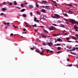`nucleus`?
Wrapping results in <instances>:
<instances>
[{
    "instance_id": "nucleus-20",
    "label": "nucleus",
    "mask_w": 78,
    "mask_h": 78,
    "mask_svg": "<svg viewBox=\"0 0 78 78\" xmlns=\"http://www.w3.org/2000/svg\"><path fill=\"white\" fill-rule=\"evenodd\" d=\"M36 7L37 8H38L39 7V5L37 4V2H36Z\"/></svg>"
},
{
    "instance_id": "nucleus-42",
    "label": "nucleus",
    "mask_w": 78,
    "mask_h": 78,
    "mask_svg": "<svg viewBox=\"0 0 78 78\" xmlns=\"http://www.w3.org/2000/svg\"><path fill=\"white\" fill-rule=\"evenodd\" d=\"M57 22L58 23H61V22H61V21H57Z\"/></svg>"
},
{
    "instance_id": "nucleus-51",
    "label": "nucleus",
    "mask_w": 78,
    "mask_h": 78,
    "mask_svg": "<svg viewBox=\"0 0 78 78\" xmlns=\"http://www.w3.org/2000/svg\"><path fill=\"white\" fill-rule=\"evenodd\" d=\"M75 4V5H76V6H77V7H78V4Z\"/></svg>"
},
{
    "instance_id": "nucleus-10",
    "label": "nucleus",
    "mask_w": 78,
    "mask_h": 78,
    "mask_svg": "<svg viewBox=\"0 0 78 78\" xmlns=\"http://www.w3.org/2000/svg\"><path fill=\"white\" fill-rule=\"evenodd\" d=\"M45 7H46V9H47L49 10V9H50L49 6H48L46 5V6H45Z\"/></svg>"
},
{
    "instance_id": "nucleus-30",
    "label": "nucleus",
    "mask_w": 78,
    "mask_h": 78,
    "mask_svg": "<svg viewBox=\"0 0 78 78\" xmlns=\"http://www.w3.org/2000/svg\"><path fill=\"white\" fill-rule=\"evenodd\" d=\"M37 20V18H36V17H34V21L35 22H36V21Z\"/></svg>"
},
{
    "instance_id": "nucleus-14",
    "label": "nucleus",
    "mask_w": 78,
    "mask_h": 78,
    "mask_svg": "<svg viewBox=\"0 0 78 78\" xmlns=\"http://www.w3.org/2000/svg\"><path fill=\"white\" fill-rule=\"evenodd\" d=\"M72 38L73 39H74V40H76L77 39L76 37L74 36H73Z\"/></svg>"
},
{
    "instance_id": "nucleus-4",
    "label": "nucleus",
    "mask_w": 78,
    "mask_h": 78,
    "mask_svg": "<svg viewBox=\"0 0 78 78\" xmlns=\"http://www.w3.org/2000/svg\"><path fill=\"white\" fill-rule=\"evenodd\" d=\"M59 27L63 28H65L66 27H65V25L62 24H60Z\"/></svg>"
},
{
    "instance_id": "nucleus-60",
    "label": "nucleus",
    "mask_w": 78,
    "mask_h": 78,
    "mask_svg": "<svg viewBox=\"0 0 78 78\" xmlns=\"http://www.w3.org/2000/svg\"><path fill=\"white\" fill-rule=\"evenodd\" d=\"M34 48L36 49V47H34V48H31V49H34Z\"/></svg>"
},
{
    "instance_id": "nucleus-5",
    "label": "nucleus",
    "mask_w": 78,
    "mask_h": 78,
    "mask_svg": "<svg viewBox=\"0 0 78 78\" xmlns=\"http://www.w3.org/2000/svg\"><path fill=\"white\" fill-rule=\"evenodd\" d=\"M57 40L58 42H62V40L60 38L57 39Z\"/></svg>"
},
{
    "instance_id": "nucleus-19",
    "label": "nucleus",
    "mask_w": 78,
    "mask_h": 78,
    "mask_svg": "<svg viewBox=\"0 0 78 78\" xmlns=\"http://www.w3.org/2000/svg\"><path fill=\"white\" fill-rule=\"evenodd\" d=\"M66 5L67 6H72V4L71 3L70 4H66Z\"/></svg>"
},
{
    "instance_id": "nucleus-1",
    "label": "nucleus",
    "mask_w": 78,
    "mask_h": 78,
    "mask_svg": "<svg viewBox=\"0 0 78 78\" xmlns=\"http://www.w3.org/2000/svg\"><path fill=\"white\" fill-rule=\"evenodd\" d=\"M54 15L55 16L53 15H51V17L54 19H60L61 18L60 16L58 14H54Z\"/></svg>"
},
{
    "instance_id": "nucleus-33",
    "label": "nucleus",
    "mask_w": 78,
    "mask_h": 78,
    "mask_svg": "<svg viewBox=\"0 0 78 78\" xmlns=\"http://www.w3.org/2000/svg\"><path fill=\"white\" fill-rule=\"evenodd\" d=\"M43 45H47V44H46L44 42L43 43Z\"/></svg>"
},
{
    "instance_id": "nucleus-35",
    "label": "nucleus",
    "mask_w": 78,
    "mask_h": 78,
    "mask_svg": "<svg viewBox=\"0 0 78 78\" xmlns=\"http://www.w3.org/2000/svg\"><path fill=\"white\" fill-rule=\"evenodd\" d=\"M62 51H59L57 52V53H58V54H59V53H62Z\"/></svg>"
},
{
    "instance_id": "nucleus-62",
    "label": "nucleus",
    "mask_w": 78,
    "mask_h": 78,
    "mask_svg": "<svg viewBox=\"0 0 78 78\" xmlns=\"http://www.w3.org/2000/svg\"><path fill=\"white\" fill-rule=\"evenodd\" d=\"M25 30H26V29H24L23 31H25Z\"/></svg>"
},
{
    "instance_id": "nucleus-64",
    "label": "nucleus",
    "mask_w": 78,
    "mask_h": 78,
    "mask_svg": "<svg viewBox=\"0 0 78 78\" xmlns=\"http://www.w3.org/2000/svg\"><path fill=\"white\" fill-rule=\"evenodd\" d=\"M4 24L5 25H6V23H4Z\"/></svg>"
},
{
    "instance_id": "nucleus-34",
    "label": "nucleus",
    "mask_w": 78,
    "mask_h": 78,
    "mask_svg": "<svg viewBox=\"0 0 78 78\" xmlns=\"http://www.w3.org/2000/svg\"><path fill=\"white\" fill-rule=\"evenodd\" d=\"M12 26H13V27H14V28H17V27L15 26L14 25H12Z\"/></svg>"
},
{
    "instance_id": "nucleus-43",
    "label": "nucleus",
    "mask_w": 78,
    "mask_h": 78,
    "mask_svg": "<svg viewBox=\"0 0 78 78\" xmlns=\"http://www.w3.org/2000/svg\"><path fill=\"white\" fill-rule=\"evenodd\" d=\"M0 15H1V16H3V15H5V14L3 13H2L0 14Z\"/></svg>"
},
{
    "instance_id": "nucleus-6",
    "label": "nucleus",
    "mask_w": 78,
    "mask_h": 78,
    "mask_svg": "<svg viewBox=\"0 0 78 78\" xmlns=\"http://www.w3.org/2000/svg\"><path fill=\"white\" fill-rule=\"evenodd\" d=\"M29 8H30V9L33 8H34V6H33V5H29Z\"/></svg>"
},
{
    "instance_id": "nucleus-15",
    "label": "nucleus",
    "mask_w": 78,
    "mask_h": 78,
    "mask_svg": "<svg viewBox=\"0 0 78 78\" xmlns=\"http://www.w3.org/2000/svg\"><path fill=\"white\" fill-rule=\"evenodd\" d=\"M41 11L42 12H44V13H45L46 11L44 9H42L41 10Z\"/></svg>"
},
{
    "instance_id": "nucleus-59",
    "label": "nucleus",
    "mask_w": 78,
    "mask_h": 78,
    "mask_svg": "<svg viewBox=\"0 0 78 78\" xmlns=\"http://www.w3.org/2000/svg\"><path fill=\"white\" fill-rule=\"evenodd\" d=\"M10 36H13V34L12 33L10 34Z\"/></svg>"
},
{
    "instance_id": "nucleus-17",
    "label": "nucleus",
    "mask_w": 78,
    "mask_h": 78,
    "mask_svg": "<svg viewBox=\"0 0 78 78\" xmlns=\"http://www.w3.org/2000/svg\"><path fill=\"white\" fill-rule=\"evenodd\" d=\"M2 10L3 11H6V8H2Z\"/></svg>"
},
{
    "instance_id": "nucleus-3",
    "label": "nucleus",
    "mask_w": 78,
    "mask_h": 78,
    "mask_svg": "<svg viewBox=\"0 0 78 78\" xmlns=\"http://www.w3.org/2000/svg\"><path fill=\"white\" fill-rule=\"evenodd\" d=\"M47 44L49 47H51L53 45V43L52 42L48 43Z\"/></svg>"
},
{
    "instance_id": "nucleus-50",
    "label": "nucleus",
    "mask_w": 78,
    "mask_h": 78,
    "mask_svg": "<svg viewBox=\"0 0 78 78\" xmlns=\"http://www.w3.org/2000/svg\"><path fill=\"white\" fill-rule=\"evenodd\" d=\"M67 61H68V62H70V60H69V58H67Z\"/></svg>"
},
{
    "instance_id": "nucleus-29",
    "label": "nucleus",
    "mask_w": 78,
    "mask_h": 78,
    "mask_svg": "<svg viewBox=\"0 0 78 78\" xmlns=\"http://www.w3.org/2000/svg\"><path fill=\"white\" fill-rule=\"evenodd\" d=\"M42 36L43 37H44V38H47V37L45 35H42Z\"/></svg>"
},
{
    "instance_id": "nucleus-8",
    "label": "nucleus",
    "mask_w": 78,
    "mask_h": 78,
    "mask_svg": "<svg viewBox=\"0 0 78 78\" xmlns=\"http://www.w3.org/2000/svg\"><path fill=\"white\" fill-rule=\"evenodd\" d=\"M74 28L75 29V30H78V27H76V25H75L74 26Z\"/></svg>"
},
{
    "instance_id": "nucleus-9",
    "label": "nucleus",
    "mask_w": 78,
    "mask_h": 78,
    "mask_svg": "<svg viewBox=\"0 0 78 78\" xmlns=\"http://www.w3.org/2000/svg\"><path fill=\"white\" fill-rule=\"evenodd\" d=\"M44 53V51L42 50V52H40V54L41 55H43V53Z\"/></svg>"
},
{
    "instance_id": "nucleus-49",
    "label": "nucleus",
    "mask_w": 78,
    "mask_h": 78,
    "mask_svg": "<svg viewBox=\"0 0 78 78\" xmlns=\"http://www.w3.org/2000/svg\"><path fill=\"white\" fill-rule=\"evenodd\" d=\"M40 27H41V28H44V26H40Z\"/></svg>"
},
{
    "instance_id": "nucleus-2",
    "label": "nucleus",
    "mask_w": 78,
    "mask_h": 78,
    "mask_svg": "<svg viewBox=\"0 0 78 78\" xmlns=\"http://www.w3.org/2000/svg\"><path fill=\"white\" fill-rule=\"evenodd\" d=\"M49 30H50V31L54 30H55V27H53V26H51L49 28Z\"/></svg>"
},
{
    "instance_id": "nucleus-22",
    "label": "nucleus",
    "mask_w": 78,
    "mask_h": 78,
    "mask_svg": "<svg viewBox=\"0 0 78 78\" xmlns=\"http://www.w3.org/2000/svg\"><path fill=\"white\" fill-rule=\"evenodd\" d=\"M63 15L64 16H66V17H68V15H67V14H65L64 13H63Z\"/></svg>"
},
{
    "instance_id": "nucleus-23",
    "label": "nucleus",
    "mask_w": 78,
    "mask_h": 78,
    "mask_svg": "<svg viewBox=\"0 0 78 78\" xmlns=\"http://www.w3.org/2000/svg\"><path fill=\"white\" fill-rule=\"evenodd\" d=\"M14 3L15 5H17V2H16V1H14Z\"/></svg>"
},
{
    "instance_id": "nucleus-28",
    "label": "nucleus",
    "mask_w": 78,
    "mask_h": 78,
    "mask_svg": "<svg viewBox=\"0 0 78 78\" xmlns=\"http://www.w3.org/2000/svg\"><path fill=\"white\" fill-rule=\"evenodd\" d=\"M66 39L67 41H69V39H70V38L69 37H67L66 38Z\"/></svg>"
},
{
    "instance_id": "nucleus-47",
    "label": "nucleus",
    "mask_w": 78,
    "mask_h": 78,
    "mask_svg": "<svg viewBox=\"0 0 78 78\" xmlns=\"http://www.w3.org/2000/svg\"><path fill=\"white\" fill-rule=\"evenodd\" d=\"M61 49V48L60 47H58L57 48V49Z\"/></svg>"
},
{
    "instance_id": "nucleus-26",
    "label": "nucleus",
    "mask_w": 78,
    "mask_h": 78,
    "mask_svg": "<svg viewBox=\"0 0 78 78\" xmlns=\"http://www.w3.org/2000/svg\"><path fill=\"white\" fill-rule=\"evenodd\" d=\"M44 31L46 33H48V31H47V30H45V29H44Z\"/></svg>"
},
{
    "instance_id": "nucleus-45",
    "label": "nucleus",
    "mask_w": 78,
    "mask_h": 78,
    "mask_svg": "<svg viewBox=\"0 0 78 78\" xmlns=\"http://www.w3.org/2000/svg\"><path fill=\"white\" fill-rule=\"evenodd\" d=\"M75 36H76V37H78V34H76L75 35Z\"/></svg>"
},
{
    "instance_id": "nucleus-13",
    "label": "nucleus",
    "mask_w": 78,
    "mask_h": 78,
    "mask_svg": "<svg viewBox=\"0 0 78 78\" xmlns=\"http://www.w3.org/2000/svg\"><path fill=\"white\" fill-rule=\"evenodd\" d=\"M36 12L37 14H38V15H41V12H40L38 11H37Z\"/></svg>"
},
{
    "instance_id": "nucleus-38",
    "label": "nucleus",
    "mask_w": 78,
    "mask_h": 78,
    "mask_svg": "<svg viewBox=\"0 0 78 78\" xmlns=\"http://www.w3.org/2000/svg\"><path fill=\"white\" fill-rule=\"evenodd\" d=\"M69 67H72V64H70L68 65Z\"/></svg>"
},
{
    "instance_id": "nucleus-11",
    "label": "nucleus",
    "mask_w": 78,
    "mask_h": 78,
    "mask_svg": "<svg viewBox=\"0 0 78 78\" xmlns=\"http://www.w3.org/2000/svg\"><path fill=\"white\" fill-rule=\"evenodd\" d=\"M75 49H73L71 50H69V49H67V51H75Z\"/></svg>"
},
{
    "instance_id": "nucleus-46",
    "label": "nucleus",
    "mask_w": 78,
    "mask_h": 78,
    "mask_svg": "<svg viewBox=\"0 0 78 78\" xmlns=\"http://www.w3.org/2000/svg\"><path fill=\"white\" fill-rule=\"evenodd\" d=\"M64 34V35H65V36H67V35H68L67 33H66L65 34Z\"/></svg>"
},
{
    "instance_id": "nucleus-55",
    "label": "nucleus",
    "mask_w": 78,
    "mask_h": 78,
    "mask_svg": "<svg viewBox=\"0 0 78 78\" xmlns=\"http://www.w3.org/2000/svg\"><path fill=\"white\" fill-rule=\"evenodd\" d=\"M25 24H26V25H27V24H28L26 22H25Z\"/></svg>"
},
{
    "instance_id": "nucleus-7",
    "label": "nucleus",
    "mask_w": 78,
    "mask_h": 78,
    "mask_svg": "<svg viewBox=\"0 0 78 78\" xmlns=\"http://www.w3.org/2000/svg\"><path fill=\"white\" fill-rule=\"evenodd\" d=\"M67 48H69V49H71V48H72L71 46H70V45L67 46Z\"/></svg>"
},
{
    "instance_id": "nucleus-40",
    "label": "nucleus",
    "mask_w": 78,
    "mask_h": 78,
    "mask_svg": "<svg viewBox=\"0 0 78 78\" xmlns=\"http://www.w3.org/2000/svg\"><path fill=\"white\" fill-rule=\"evenodd\" d=\"M33 27H36L37 26H36V24H35L34 25H33Z\"/></svg>"
},
{
    "instance_id": "nucleus-41",
    "label": "nucleus",
    "mask_w": 78,
    "mask_h": 78,
    "mask_svg": "<svg viewBox=\"0 0 78 78\" xmlns=\"http://www.w3.org/2000/svg\"><path fill=\"white\" fill-rule=\"evenodd\" d=\"M21 5L22 8H23L24 7V6H23V4H21Z\"/></svg>"
},
{
    "instance_id": "nucleus-48",
    "label": "nucleus",
    "mask_w": 78,
    "mask_h": 78,
    "mask_svg": "<svg viewBox=\"0 0 78 78\" xmlns=\"http://www.w3.org/2000/svg\"><path fill=\"white\" fill-rule=\"evenodd\" d=\"M74 49H78V47L74 48Z\"/></svg>"
},
{
    "instance_id": "nucleus-25",
    "label": "nucleus",
    "mask_w": 78,
    "mask_h": 78,
    "mask_svg": "<svg viewBox=\"0 0 78 78\" xmlns=\"http://www.w3.org/2000/svg\"><path fill=\"white\" fill-rule=\"evenodd\" d=\"M59 34L56 35V34H53V36L55 37V36H59Z\"/></svg>"
},
{
    "instance_id": "nucleus-27",
    "label": "nucleus",
    "mask_w": 78,
    "mask_h": 78,
    "mask_svg": "<svg viewBox=\"0 0 78 78\" xmlns=\"http://www.w3.org/2000/svg\"><path fill=\"white\" fill-rule=\"evenodd\" d=\"M25 9H23L21 10V12H23V11H25Z\"/></svg>"
},
{
    "instance_id": "nucleus-32",
    "label": "nucleus",
    "mask_w": 78,
    "mask_h": 78,
    "mask_svg": "<svg viewBox=\"0 0 78 78\" xmlns=\"http://www.w3.org/2000/svg\"><path fill=\"white\" fill-rule=\"evenodd\" d=\"M68 12H70V14H73V13H72V12L71 11V10L69 11Z\"/></svg>"
},
{
    "instance_id": "nucleus-24",
    "label": "nucleus",
    "mask_w": 78,
    "mask_h": 78,
    "mask_svg": "<svg viewBox=\"0 0 78 78\" xmlns=\"http://www.w3.org/2000/svg\"><path fill=\"white\" fill-rule=\"evenodd\" d=\"M36 52H37V53H39L40 51H39V49H36Z\"/></svg>"
},
{
    "instance_id": "nucleus-56",
    "label": "nucleus",
    "mask_w": 78,
    "mask_h": 78,
    "mask_svg": "<svg viewBox=\"0 0 78 78\" xmlns=\"http://www.w3.org/2000/svg\"><path fill=\"white\" fill-rule=\"evenodd\" d=\"M53 51H51L49 52V53H53Z\"/></svg>"
},
{
    "instance_id": "nucleus-18",
    "label": "nucleus",
    "mask_w": 78,
    "mask_h": 78,
    "mask_svg": "<svg viewBox=\"0 0 78 78\" xmlns=\"http://www.w3.org/2000/svg\"><path fill=\"white\" fill-rule=\"evenodd\" d=\"M9 24H10V23H6V25L7 26H8L9 27V26H10V25Z\"/></svg>"
},
{
    "instance_id": "nucleus-53",
    "label": "nucleus",
    "mask_w": 78,
    "mask_h": 78,
    "mask_svg": "<svg viewBox=\"0 0 78 78\" xmlns=\"http://www.w3.org/2000/svg\"><path fill=\"white\" fill-rule=\"evenodd\" d=\"M4 17H6V15L4 14Z\"/></svg>"
},
{
    "instance_id": "nucleus-39",
    "label": "nucleus",
    "mask_w": 78,
    "mask_h": 78,
    "mask_svg": "<svg viewBox=\"0 0 78 78\" xmlns=\"http://www.w3.org/2000/svg\"><path fill=\"white\" fill-rule=\"evenodd\" d=\"M52 25H54V26H55V27H56L57 26V25L55 24H52Z\"/></svg>"
},
{
    "instance_id": "nucleus-12",
    "label": "nucleus",
    "mask_w": 78,
    "mask_h": 78,
    "mask_svg": "<svg viewBox=\"0 0 78 78\" xmlns=\"http://www.w3.org/2000/svg\"><path fill=\"white\" fill-rule=\"evenodd\" d=\"M22 16L23 17H27V15L26 14H23Z\"/></svg>"
},
{
    "instance_id": "nucleus-52",
    "label": "nucleus",
    "mask_w": 78,
    "mask_h": 78,
    "mask_svg": "<svg viewBox=\"0 0 78 78\" xmlns=\"http://www.w3.org/2000/svg\"><path fill=\"white\" fill-rule=\"evenodd\" d=\"M48 51H50V50H49V49L47 51V52L48 53Z\"/></svg>"
},
{
    "instance_id": "nucleus-16",
    "label": "nucleus",
    "mask_w": 78,
    "mask_h": 78,
    "mask_svg": "<svg viewBox=\"0 0 78 78\" xmlns=\"http://www.w3.org/2000/svg\"><path fill=\"white\" fill-rule=\"evenodd\" d=\"M42 2L43 3H44V4H45V3H47V2L45 1H42Z\"/></svg>"
},
{
    "instance_id": "nucleus-37",
    "label": "nucleus",
    "mask_w": 78,
    "mask_h": 78,
    "mask_svg": "<svg viewBox=\"0 0 78 78\" xmlns=\"http://www.w3.org/2000/svg\"><path fill=\"white\" fill-rule=\"evenodd\" d=\"M9 5H12V2H10L9 4Z\"/></svg>"
},
{
    "instance_id": "nucleus-44",
    "label": "nucleus",
    "mask_w": 78,
    "mask_h": 78,
    "mask_svg": "<svg viewBox=\"0 0 78 78\" xmlns=\"http://www.w3.org/2000/svg\"><path fill=\"white\" fill-rule=\"evenodd\" d=\"M3 4L4 5H5V4H6V2H4L3 3Z\"/></svg>"
},
{
    "instance_id": "nucleus-21",
    "label": "nucleus",
    "mask_w": 78,
    "mask_h": 78,
    "mask_svg": "<svg viewBox=\"0 0 78 78\" xmlns=\"http://www.w3.org/2000/svg\"><path fill=\"white\" fill-rule=\"evenodd\" d=\"M50 42H53V39H52V38H51L50 39V40H49Z\"/></svg>"
},
{
    "instance_id": "nucleus-36",
    "label": "nucleus",
    "mask_w": 78,
    "mask_h": 78,
    "mask_svg": "<svg viewBox=\"0 0 78 78\" xmlns=\"http://www.w3.org/2000/svg\"><path fill=\"white\" fill-rule=\"evenodd\" d=\"M56 45L57 46H59L61 45V44H56Z\"/></svg>"
},
{
    "instance_id": "nucleus-57",
    "label": "nucleus",
    "mask_w": 78,
    "mask_h": 78,
    "mask_svg": "<svg viewBox=\"0 0 78 78\" xmlns=\"http://www.w3.org/2000/svg\"><path fill=\"white\" fill-rule=\"evenodd\" d=\"M65 20L66 21H67V22H68V20L67 19H65Z\"/></svg>"
},
{
    "instance_id": "nucleus-63",
    "label": "nucleus",
    "mask_w": 78,
    "mask_h": 78,
    "mask_svg": "<svg viewBox=\"0 0 78 78\" xmlns=\"http://www.w3.org/2000/svg\"><path fill=\"white\" fill-rule=\"evenodd\" d=\"M36 22H39V20H36Z\"/></svg>"
},
{
    "instance_id": "nucleus-31",
    "label": "nucleus",
    "mask_w": 78,
    "mask_h": 78,
    "mask_svg": "<svg viewBox=\"0 0 78 78\" xmlns=\"http://www.w3.org/2000/svg\"><path fill=\"white\" fill-rule=\"evenodd\" d=\"M30 16H33V13L32 12H30Z\"/></svg>"
},
{
    "instance_id": "nucleus-54",
    "label": "nucleus",
    "mask_w": 78,
    "mask_h": 78,
    "mask_svg": "<svg viewBox=\"0 0 78 78\" xmlns=\"http://www.w3.org/2000/svg\"><path fill=\"white\" fill-rule=\"evenodd\" d=\"M16 8H18V9H20V8L19 7H16Z\"/></svg>"
},
{
    "instance_id": "nucleus-61",
    "label": "nucleus",
    "mask_w": 78,
    "mask_h": 78,
    "mask_svg": "<svg viewBox=\"0 0 78 78\" xmlns=\"http://www.w3.org/2000/svg\"><path fill=\"white\" fill-rule=\"evenodd\" d=\"M53 3H56V1H53Z\"/></svg>"
},
{
    "instance_id": "nucleus-58",
    "label": "nucleus",
    "mask_w": 78,
    "mask_h": 78,
    "mask_svg": "<svg viewBox=\"0 0 78 78\" xmlns=\"http://www.w3.org/2000/svg\"><path fill=\"white\" fill-rule=\"evenodd\" d=\"M67 42H72V41H68Z\"/></svg>"
}]
</instances>
